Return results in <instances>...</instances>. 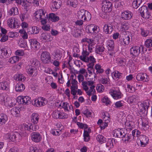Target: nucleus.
<instances>
[{
    "instance_id": "de8ad7c7",
    "label": "nucleus",
    "mask_w": 152,
    "mask_h": 152,
    "mask_svg": "<svg viewBox=\"0 0 152 152\" xmlns=\"http://www.w3.org/2000/svg\"><path fill=\"white\" fill-rule=\"evenodd\" d=\"M104 47L102 46L97 47L95 51L96 53L101 54L104 51Z\"/></svg>"
},
{
    "instance_id": "a878e982",
    "label": "nucleus",
    "mask_w": 152,
    "mask_h": 152,
    "mask_svg": "<svg viewBox=\"0 0 152 152\" xmlns=\"http://www.w3.org/2000/svg\"><path fill=\"white\" fill-rule=\"evenodd\" d=\"M31 118V121L34 124H37L38 122L39 116L37 114H33Z\"/></svg>"
},
{
    "instance_id": "bb28decb",
    "label": "nucleus",
    "mask_w": 152,
    "mask_h": 152,
    "mask_svg": "<svg viewBox=\"0 0 152 152\" xmlns=\"http://www.w3.org/2000/svg\"><path fill=\"white\" fill-rule=\"evenodd\" d=\"M0 87L2 90H7L9 89V85L7 82H3L0 83Z\"/></svg>"
},
{
    "instance_id": "f03ea898",
    "label": "nucleus",
    "mask_w": 152,
    "mask_h": 152,
    "mask_svg": "<svg viewBox=\"0 0 152 152\" xmlns=\"http://www.w3.org/2000/svg\"><path fill=\"white\" fill-rule=\"evenodd\" d=\"M102 10L105 11V12H109L112 10V4L109 1H107L106 0H104L102 2Z\"/></svg>"
},
{
    "instance_id": "774afa93",
    "label": "nucleus",
    "mask_w": 152,
    "mask_h": 152,
    "mask_svg": "<svg viewBox=\"0 0 152 152\" xmlns=\"http://www.w3.org/2000/svg\"><path fill=\"white\" fill-rule=\"evenodd\" d=\"M23 96H18L17 99V101L20 104H23Z\"/></svg>"
},
{
    "instance_id": "603ef678",
    "label": "nucleus",
    "mask_w": 152,
    "mask_h": 152,
    "mask_svg": "<svg viewBox=\"0 0 152 152\" xmlns=\"http://www.w3.org/2000/svg\"><path fill=\"white\" fill-rule=\"evenodd\" d=\"M83 113L87 118L91 117V112H90L88 109L83 110Z\"/></svg>"
},
{
    "instance_id": "2eb2a0df",
    "label": "nucleus",
    "mask_w": 152,
    "mask_h": 152,
    "mask_svg": "<svg viewBox=\"0 0 152 152\" xmlns=\"http://www.w3.org/2000/svg\"><path fill=\"white\" fill-rule=\"evenodd\" d=\"M32 140L35 142H38L40 141L41 137L40 134L38 133L34 132L33 133L31 136Z\"/></svg>"
},
{
    "instance_id": "58836bf2",
    "label": "nucleus",
    "mask_w": 152,
    "mask_h": 152,
    "mask_svg": "<svg viewBox=\"0 0 152 152\" xmlns=\"http://www.w3.org/2000/svg\"><path fill=\"white\" fill-rule=\"evenodd\" d=\"M25 79V77L22 75L18 74L16 75V77L15 80H16L23 82L24 81Z\"/></svg>"
},
{
    "instance_id": "f8f14e48",
    "label": "nucleus",
    "mask_w": 152,
    "mask_h": 152,
    "mask_svg": "<svg viewBox=\"0 0 152 152\" xmlns=\"http://www.w3.org/2000/svg\"><path fill=\"white\" fill-rule=\"evenodd\" d=\"M52 116L54 118L56 119L58 118L64 119L68 117V115L64 113H58V112H56L53 113Z\"/></svg>"
},
{
    "instance_id": "5701e85b",
    "label": "nucleus",
    "mask_w": 152,
    "mask_h": 152,
    "mask_svg": "<svg viewBox=\"0 0 152 152\" xmlns=\"http://www.w3.org/2000/svg\"><path fill=\"white\" fill-rule=\"evenodd\" d=\"M87 10L84 9H81L78 11L77 16L79 19H83L84 15L86 14Z\"/></svg>"
},
{
    "instance_id": "473e14b6",
    "label": "nucleus",
    "mask_w": 152,
    "mask_h": 152,
    "mask_svg": "<svg viewBox=\"0 0 152 152\" xmlns=\"http://www.w3.org/2000/svg\"><path fill=\"white\" fill-rule=\"evenodd\" d=\"M30 100V98L28 96H23V104H28L31 102Z\"/></svg>"
},
{
    "instance_id": "49530a36",
    "label": "nucleus",
    "mask_w": 152,
    "mask_h": 152,
    "mask_svg": "<svg viewBox=\"0 0 152 152\" xmlns=\"http://www.w3.org/2000/svg\"><path fill=\"white\" fill-rule=\"evenodd\" d=\"M39 99L41 106H44L47 104V101L45 98L42 97H39Z\"/></svg>"
},
{
    "instance_id": "7c9ffc66",
    "label": "nucleus",
    "mask_w": 152,
    "mask_h": 152,
    "mask_svg": "<svg viewBox=\"0 0 152 152\" xmlns=\"http://www.w3.org/2000/svg\"><path fill=\"white\" fill-rule=\"evenodd\" d=\"M97 140L101 143H104L106 141V138L101 135L99 134L96 137Z\"/></svg>"
},
{
    "instance_id": "aec40b11",
    "label": "nucleus",
    "mask_w": 152,
    "mask_h": 152,
    "mask_svg": "<svg viewBox=\"0 0 152 152\" xmlns=\"http://www.w3.org/2000/svg\"><path fill=\"white\" fill-rule=\"evenodd\" d=\"M8 120V117L6 115L3 114L0 115V126L4 124Z\"/></svg>"
},
{
    "instance_id": "4be33fe9",
    "label": "nucleus",
    "mask_w": 152,
    "mask_h": 152,
    "mask_svg": "<svg viewBox=\"0 0 152 152\" xmlns=\"http://www.w3.org/2000/svg\"><path fill=\"white\" fill-rule=\"evenodd\" d=\"M11 112L12 115L15 117H18L20 115V111L18 107L13 108L11 110Z\"/></svg>"
},
{
    "instance_id": "052dcab7",
    "label": "nucleus",
    "mask_w": 152,
    "mask_h": 152,
    "mask_svg": "<svg viewBox=\"0 0 152 152\" xmlns=\"http://www.w3.org/2000/svg\"><path fill=\"white\" fill-rule=\"evenodd\" d=\"M69 107V109H71V107L69 106V104L66 103L65 102H64L62 104V107L65 109V110H66L68 111L69 110L68 109V107Z\"/></svg>"
},
{
    "instance_id": "09e8293b",
    "label": "nucleus",
    "mask_w": 152,
    "mask_h": 152,
    "mask_svg": "<svg viewBox=\"0 0 152 152\" xmlns=\"http://www.w3.org/2000/svg\"><path fill=\"white\" fill-rule=\"evenodd\" d=\"M145 45L148 48H150L152 46V40L151 39H147L145 43Z\"/></svg>"
},
{
    "instance_id": "ddd939ff",
    "label": "nucleus",
    "mask_w": 152,
    "mask_h": 152,
    "mask_svg": "<svg viewBox=\"0 0 152 152\" xmlns=\"http://www.w3.org/2000/svg\"><path fill=\"white\" fill-rule=\"evenodd\" d=\"M113 30V26L111 24H105L103 27L104 31L106 34H111Z\"/></svg>"
},
{
    "instance_id": "b1692460",
    "label": "nucleus",
    "mask_w": 152,
    "mask_h": 152,
    "mask_svg": "<svg viewBox=\"0 0 152 152\" xmlns=\"http://www.w3.org/2000/svg\"><path fill=\"white\" fill-rule=\"evenodd\" d=\"M125 133L123 130H115L114 133V135H116L117 137L119 138H123Z\"/></svg>"
},
{
    "instance_id": "ea45409f",
    "label": "nucleus",
    "mask_w": 152,
    "mask_h": 152,
    "mask_svg": "<svg viewBox=\"0 0 152 152\" xmlns=\"http://www.w3.org/2000/svg\"><path fill=\"white\" fill-rule=\"evenodd\" d=\"M50 36L46 32L43 33L41 35L40 39L42 41H45L48 39Z\"/></svg>"
},
{
    "instance_id": "e2e57ef3",
    "label": "nucleus",
    "mask_w": 152,
    "mask_h": 152,
    "mask_svg": "<svg viewBox=\"0 0 152 152\" xmlns=\"http://www.w3.org/2000/svg\"><path fill=\"white\" fill-rule=\"evenodd\" d=\"M128 100L131 103L135 102L136 100V96L134 95L131 96L129 97Z\"/></svg>"
},
{
    "instance_id": "bf43d9fd",
    "label": "nucleus",
    "mask_w": 152,
    "mask_h": 152,
    "mask_svg": "<svg viewBox=\"0 0 152 152\" xmlns=\"http://www.w3.org/2000/svg\"><path fill=\"white\" fill-rule=\"evenodd\" d=\"M82 85L83 86V89L85 90V91H86L87 92L88 90V87L87 86V82L86 81L83 82L82 83Z\"/></svg>"
},
{
    "instance_id": "39448f33",
    "label": "nucleus",
    "mask_w": 152,
    "mask_h": 152,
    "mask_svg": "<svg viewBox=\"0 0 152 152\" xmlns=\"http://www.w3.org/2000/svg\"><path fill=\"white\" fill-rule=\"evenodd\" d=\"M11 53V50L9 49H6L5 48H0V57L6 58L8 57Z\"/></svg>"
},
{
    "instance_id": "f257e3e1",
    "label": "nucleus",
    "mask_w": 152,
    "mask_h": 152,
    "mask_svg": "<svg viewBox=\"0 0 152 152\" xmlns=\"http://www.w3.org/2000/svg\"><path fill=\"white\" fill-rule=\"evenodd\" d=\"M139 10L142 17L143 18L147 19L150 18V14L149 12L147 7L145 6H142L140 8Z\"/></svg>"
},
{
    "instance_id": "4d7b16f0",
    "label": "nucleus",
    "mask_w": 152,
    "mask_h": 152,
    "mask_svg": "<svg viewBox=\"0 0 152 152\" xmlns=\"http://www.w3.org/2000/svg\"><path fill=\"white\" fill-rule=\"evenodd\" d=\"M70 5L74 7H75L78 4L77 0H70Z\"/></svg>"
},
{
    "instance_id": "412c9836",
    "label": "nucleus",
    "mask_w": 152,
    "mask_h": 152,
    "mask_svg": "<svg viewBox=\"0 0 152 152\" xmlns=\"http://www.w3.org/2000/svg\"><path fill=\"white\" fill-rule=\"evenodd\" d=\"M25 88V86L21 83H17L15 86V90L18 92H21L23 91Z\"/></svg>"
},
{
    "instance_id": "a19ab883",
    "label": "nucleus",
    "mask_w": 152,
    "mask_h": 152,
    "mask_svg": "<svg viewBox=\"0 0 152 152\" xmlns=\"http://www.w3.org/2000/svg\"><path fill=\"white\" fill-rule=\"evenodd\" d=\"M91 14L87 11L86 12L85 15L83 19L87 21L89 20L91 18Z\"/></svg>"
},
{
    "instance_id": "4c0bfd02",
    "label": "nucleus",
    "mask_w": 152,
    "mask_h": 152,
    "mask_svg": "<svg viewBox=\"0 0 152 152\" xmlns=\"http://www.w3.org/2000/svg\"><path fill=\"white\" fill-rule=\"evenodd\" d=\"M77 86H71V93L74 96V98H75V95L77 93V90H76L77 89Z\"/></svg>"
},
{
    "instance_id": "c756f323",
    "label": "nucleus",
    "mask_w": 152,
    "mask_h": 152,
    "mask_svg": "<svg viewBox=\"0 0 152 152\" xmlns=\"http://www.w3.org/2000/svg\"><path fill=\"white\" fill-rule=\"evenodd\" d=\"M95 86L94 85L90 86V89L87 91L86 93L87 94L90 96L92 94H94L96 92V91L95 89Z\"/></svg>"
},
{
    "instance_id": "2f4dec72",
    "label": "nucleus",
    "mask_w": 152,
    "mask_h": 152,
    "mask_svg": "<svg viewBox=\"0 0 152 152\" xmlns=\"http://www.w3.org/2000/svg\"><path fill=\"white\" fill-rule=\"evenodd\" d=\"M113 73V75H112V77L115 80H118L121 76V73H119V72L118 71H115Z\"/></svg>"
},
{
    "instance_id": "c03bdc74",
    "label": "nucleus",
    "mask_w": 152,
    "mask_h": 152,
    "mask_svg": "<svg viewBox=\"0 0 152 152\" xmlns=\"http://www.w3.org/2000/svg\"><path fill=\"white\" fill-rule=\"evenodd\" d=\"M42 12H43V10L42 9L39 10V11L36 12L35 18L37 19H41V13H42Z\"/></svg>"
},
{
    "instance_id": "20e7f679",
    "label": "nucleus",
    "mask_w": 152,
    "mask_h": 152,
    "mask_svg": "<svg viewBox=\"0 0 152 152\" xmlns=\"http://www.w3.org/2000/svg\"><path fill=\"white\" fill-rule=\"evenodd\" d=\"M6 137L12 141L15 142L18 140V138L21 137L20 135L18 133H8L6 135Z\"/></svg>"
},
{
    "instance_id": "5fc2aeb1",
    "label": "nucleus",
    "mask_w": 152,
    "mask_h": 152,
    "mask_svg": "<svg viewBox=\"0 0 152 152\" xmlns=\"http://www.w3.org/2000/svg\"><path fill=\"white\" fill-rule=\"evenodd\" d=\"M32 104L34 105H35L37 107H41V105L40 104L39 101V98L37 100L35 99L32 101Z\"/></svg>"
},
{
    "instance_id": "37998d69",
    "label": "nucleus",
    "mask_w": 152,
    "mask_h": 152,
    "mask_svg": "<svg viewBox=\"0 0 152 152\" xmlns=\"http://www.w3.org/2000/svg\"><path fill=\"white\" fill-rule=\"evenodd\" d=\"M31 63V64L32 66H34V67L37 66H38V65L39 64V61L37 60V59L34 58L32 59L30 61Z\"/></svg>"
},
{
    "instance_id": "4468645a",
    "label": "nucleus",
    "mask_w": 152,
    "mask_h": 152,
    "mask_svg": "<svg viewBox=\"0 0 152 152\" xmlns=\"http://www.w3.org/2000/svg\"><path fill=\"white\" fill-rule=\"evenodd\" d=\"M97 29V27L94 24H90L87 26L86 27V31L90 33H93Z\"/></svg>"
},
{
    "instance_id": "864d4df0",
    "label": "nucleus",
    "mask_w": 152,
    "mask_h": 152,
    "mask_svg": "<svg viewBox=\"0 0 152 152\" xmlns=\"http://www.w3.org/2000/svg\"><path fill=\"white\" fill-rule=\"evenodd\" d=\"M16 3L18 5H21L23 6H25L26 4V1L23 0H15Z\"/></svg>"
},
{
    "instance_id": "f704fd0d",
    "label": "nucleus",
    "mask_w": 152,
    "mask_h": 152,
    "mask_svg": "<svg viewBox=\"0 0 152 152\" xmlns=\"http://www.w3.org/2000/svg\"><path fill=\"white\" fill-rule=\"evenodd\" d=\"M130 38L129 36L125 35L123 37V41L125 45H128L129 43Z\"/></svg>"
},
{
    "instance_id": "1a4fd4ad",
    "label": "nucleus",
    "mask_w": 152,
    "mask_h": 152,
    "mask_svg": "<svg viewBox=\"0 0 152 152\" xmlns=\"http://www.w3.org/2000/svg\"><path fill=\"white\" fill-rule=\"evenodd\" d=\"M89 55V53L86 51L83 50L82 55L79 57L80 59L82 61L86 62L89 61V59L87 56Z\"/></svg>"
},
{
    "instance_id": "c85d7f7f",
    "label": "nucleus",
    "mask_w": 152,
    "mask_h": 152,
    "mask_svg": "<svg viewBox=\"0 0 152 152\" xmlns=\"http://www.w3.org/2000/svg\"><path fill=\"white\" fill-rule=\"evenodd\" d=\"M49 18L53 22H56L57 21L59 20L58 17L56 16L54 13H50L49 15Z\"/></svg>"
},
{
    "instance_id": "a211bd4d",
    "label": "nucleus",
    "mask_w": 152,
    "mask_h": 152,
    "mask_svg": "<svg viewBox=\"0 0 152 152\" xmlns=\"http://www.w3.org/2000/svg\"><path fill=\"white\" fill-rule=\"evenodd\" d=\"M52 3V7L53 9L57 10L60 8L61 4V1L60 0H53Z\"/></svg>"
},
{
    "instance_id": "9b49d317",
    "label": "nucleus",
    "mask_w": 152,
    "mask_h": 152,
    "mask_svg": "<svg viewBox=\"0 0 152 152\" xmlns=\"http://www.w3.org/2000/svg\"><path fill=\"white\" fill-rule=\"evenodd\" d=\"M140 48L138 46L132 47L130 49L131 54L134 56H138L140 53Z\"/></svg>"
},
{
    "instance_id": "a18cd8bd",
    "label": "nucleus",
    "mask_w": 152,
    "mask_h": 152,
    "mask_svg": "<svg viewBox=\"0 0 152 152\" xmlns=\"http://www.w3.org/2000/svg\"><path fill=\"white\" fill-rule=\"evenodd\" d=\"M95 68L96 70V72L98 73H102L104 72L103 69L101 68L100 65L98 64L95 65Z\"/></svg>"
},
{
    "instance_id": "e433bc0d",
    "label": "nucleus",
    "mask_w": 152,
    "mask_h": 152,
    "mask_svg": "<svg viewBox=\"0 0 152 152\" xmlns=\"http://www.w3.org/2000/svg\"><path fill=\"white\" fill-rule=\"evenodd\" d=\"M9 14L12 15H16L18 13V9L16 7H12L10 9L9 12Z\"/></svg>"
},
{
    "instance_id": "9d476101",
    "label": "nucleus",
    "mask_w": 152,
    "mask_h": 152,
    "mask_svg": "<svg viewBox=\"0 0 152 152\" xmlns=\"http://www.w3.org/2000/svg\"><path fill=\"white\" fill-rule=\"evenodd\" d=\"M110 94L115 99H117L121 98V93L119 91H116L111 89L110 90Z\"/></svg>"
},
{
    "instance_id": "79ce46f5",
    "label": "nucleus",
    "mask_w": 152,
    "mask_h": 152,
    "mask_svg": "<svg viewBox=\"0 0 152 152\" xmlns=\"http://www.w3.org/2000/svg\"><path fill=\"white\" fill-rule=\"evenodd\" d=\"M19 60V57L14 56L11 58L9 60V61L12 64H14L18 61Z\"/></svg>"
},
{
    "instance_id": "8fccbe9b",
    "label": "nucleus",
    "mask_w": 152,
    "mask_h": 152,
    "mask_svg": "<svg viewBox=\"0 0 152 152\" xmlns=\"http://www.w3.org/2000/svg\"><path fill=\"white\" fill-rule=\"evenodd\" d=\"M131 137V136L130 134L125 133L122 138V140L125 141H128L129 140V139Z\"/></svg>"
},
{
    "instance_id": "72a5a7b5",
    "label": "nucleus",
    "mask_w": 152,
    "mask_h": 152,
    "mask_svg": "<svg viewBox=\"0 0 152 152\" xmlns=\"http://www.w3.org/2000/svg\"><path fill=\"white\" fill-rule=\"evenodd\" d=\"M149 101L148 100L144 101L142 104V107L145 111L148 112V108L149 107Z\"/></svg>"
},
{
    "instance_id": "0eeeda50",
    "label": "nucleus",
    "mask_w": 152,
    "mask_h": 152,
    "mask_svg": "<svg viewBox=\"0 0 152 152\" xmlns=\"http://www.w3.org/2000/svg\"><path fill=\"white\" fill-rule=\"evenodd\" d=\"M26 69L27 72L29 75H31L33 74L34 76H36L37 75V71L35 67L28 65L26 67Z\"/></svg>"
},
{
    "instance_id": "680f3d73",
    "label": "nucleus",
    "mask_w": 152,
    "mask_h": 152,
    "mask_svg": "<svg viewBox=\"0 0 152 152\" xmlns=\"http://www.w3.org/2000/svg\"><path fill=\"white\" fill-rule=\"evenodd\" d=\"M141 34L143 37H146L148 35V31L144 30L142 28L141 29Z\"/></svg>"
},
{
    "instance_id": "13d9d810",
    "label": "nucleus",
    "mask_w": 152,
    "mask_h": 152,
    "mask_svg": "<svg viewBox=\"0 0 152 152\" xmlns=\"http://www.w3.org/2000/svg\"><path fill=\"white\" fill-rule=\"evenodd\" d=\"M100 83L103 84H108L109 81H108V79L106 78H102L100 80Z\"/></svg>"
},
{
    "instance_id": "f3484780",
    "label": "nucleus",
    "mask_w": 152,
    "mask_h": 152,
    "mask_svg": "<svg viewBox=\"0 0 152 152\" xmlns=\"http://www.w3.org/2000/svg\"><path fill=\"white\" fill-rule=\"evenodd\" d=\"M30 45L31 48L34 49H36L39 48V43L36 40L33 39L29 40Z\"/></svg>"
},
{
    "instance_id": "393cba45",
    "label": "nucleus",
    "mask_w": 152,
    "mask_h": 152,
    "mask_svg": "<svg viewBox=\"0 0 152 152\" xmlns=\"http://www.w3.org/2000/svg\"><path fill=\"white\" fill-rule=\"evenodd\" d=\"M108 48L109 51H113L114 49V43L113 41L109 40L108 43Z\"/></svg>"
},
{
    "instance_id": "6e6552de",
    "label": "nucleus",
    "mask_w": 152,
    "mask_h": 152,
    "mask_svg": "<svg viewBox=\"0 0 152 152\" xmlns=\"http://www.w3.org/2000/svg\"><path fill=\"white\" fill-rule=\"evenodd\" d=\"M132 16L131 12L129 11H124L121 15V18L125 20H129L131 19Z\"/></svg>"
},
{
    "instance_id": "69168bd1",
    "label": "nucleus",
    "mask_w": 152,
    "mask_h": 152,
    "mask_svg": "<svg viewBox=\"0 0 152 152\" xmlns=\"http://www.w3.org/2000/svg\"><path fill=\"white\" fill-rule=\"evenodd\" d=\"M45 12L43 10V12H42V13H41V19H43V20H47L48 18V14H46V15L45 14Z\"/></svg>"
},
{
    "instance_id": "cd10ccee",
    "label": "nucleus",
    "mask_w": 152,
    "mask_h": 152,
    "mask_svg": "<svg viewBox=\"0 0 152 152\" xmlns=\"http://www.w3.org/2000/svg\"><path fill=\"white\" fill-rule=\"evenodd\" d=\"M142 2V0H134L132 3L133 7L137 9L140 5Z\"/></svg>"
},
{
    "instance_id": "dca6fc26",
    "label": "nucleus",
    "mask_w": 152,
    "mask_h": 152,
    "mask_svg": "<svg viewBox=\"0 0 152 152\" xmlns=\"http://www.w3.org/2000/svg\"><path fill=\"white\" fill-rule=\"evenodd\" d=\"M129 27V24L127 22H125L122 23L120 27L119 28V30L122 31L123 34H125L126 33L125 31L128 29Z\"/></svg>"
},
{
    "instance_id": "338daca9",
    "label": "nucleus",
    "mask_w": 152,
    "mask_h": 152,
    "mask_svg": "<svg viewBox=\"0 0 152 152\" xmlns=\"http://www.w3.org/2000/svg\"><path fill=\"white\" fill-rule=\"evenodd\" d=\"M102 101L103 103H105L107 105L110 104V102L107 97H105L102 99Z\"/></svg>"
},
{
    "instance_id": "6e6d98bb",
    "label": "nucleus",
    "mask_w": 152,
    "mask_h": 152,
    "mask_svg": "<svg viewBox=\"0 0 152 152\" xmlns=\"http://www.w3.org/2000/svg\"><path fill=\"white\" fill-rule=\"evenodd\" d=\"M140 141H141L144 143H147L148 139L146 137L143 135H141L140 136Z\"/></svg>"
},
{
    "instance_id": "c9c22d12",
    "label": "nucleus",
    "mask_w": 152,
    "mask_h": 152,
    "mask_svg": "<svg viewBox=\"0 0 152 152\" xmlns=\"http://www.w3.org/2000/svg\"><path fill=\"white\" fill-rule=\"evenodd\" d=\"M3 101L5 105L10 107L13 106L11 100L9 98H6V99H4Z\"/></svg>"
},
{
    "instance_id": "0e129e2a",
    "label": "nucleus",
    "mask_w": 152,
    "mask_h": 152,
    "mask_svg": "<svg viewBox=\"0 0 152 152\" xmlns=\"http://www.w3.org/2000/svg\"><path fill=\"white\" fill-rule=\"evenodd\" d=\"M132 135L134 137H137L138 135H139L140 132L137 129H135L132 132Z\"/></svg>"
},
{
    "instance_id": "7ed1b4c3",
    "label": "nucleus",
    "mask_w": 152,
    "mask_h": 152,
    "mask_svg": "<svg viewBox=\"0 0 152 152\" xmlns=\"http://www.w3.org/2000/svg\"><path fill=\"white\" fill-rule=\"evenodd\" d=\"M41 58L44 64H48L50 62L51 57L50 53L48 52H43L41 53Z\"/></svg>"
},
{
    "instance_id": "3c124183",
    "label": "nucleus",
    "mask_w": 152,
    "mask_h": 152,
    "mask_svg": "<svg viewBox=\"0 0 152 152\" xmlns=\"http://www.w3.org/2000/svg\"><path fill=\"white\" fill-rule=\"evenodd\" d=\"M104 87L101 84H98L96 87V90L99 92H103L104 90Z\"/></svg>"
},
{
    "instance_id": "6ab92c4d",
    "label": "nucleus",
    "mask_w": 152,
    "mask_h": 152,
    "mask_svg": "<svg viewBox=\"0 0 152 152\" xmlns=\"http://www.w3.org/2000/svg\"><path fill=\"white\" fill-rule=\"evenodd\" d=\"M7 23L9 26L11 28H16L17 26V22L15 20H13L12 18H9L7 21Z\"/></svg>"
},
{
    "instance_id": "423d86ee",
    "label": "nucleus",
    "mask_w": 152,
    "mask_h": 152,
    "mask_svg": "<svg viewBox=\"0 0 152 152\" xmlns=\"http://www.w3.org/2000/svg\"><path fill=\"white\" fill-rule=\"evenodd\" d=\"M137 80L139 81L147 82L149 80V77L145 73H138L136 76Z\"/></svg>"
}]
</instances>
